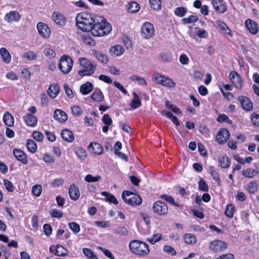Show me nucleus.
Here are the masks:
<instances>
[{
  "label": "nucleus",
  "mask_w": 259,
  "mask_h": 259,
  "mask_svg": "<svg viewBox=\"0 0 259 259\" xmlns=\"http://www.w3.org/2000/svg\"><path fill=\"white\" fill-rule=\"evenodd\" d=\"M124 52V49L120 45H117L112 47L110 49V52L111 55L113 56H119Z\"/></svg>",
  "instance_id": "nucleus-29"
},
{
  "label": "nucleus",
  "mask_w": 259,
  "mask_h": 259,
  "mask_svg": "<svg viewBox=\"0 0 259 259\" xmlns=\"http://www.w3.org/2000/svg\"><path fill=\"white\" fill-rule=\"evenodd\" d=\"M68 226L70 229L74 233V234H77L79 232L80 230V226L79 224L75 222H71L68 224Z\"/></svg>",
  "instance_id": "nucleus-53"
},
{
  "label": "nucleus",
  "mask_w": 259,
  "mask_h": 259,
  "mask_svg": "<svg viewBox=\"0 0 259 259\" xmlns=\"http://www.w3.org/2000/svg\"><path fill=\"white\" fill-rule=\"evenodd\" d=\"M26 145L28 150L30 152L34 153L37 151V145L33 140L30 139L27 140Z\"/></svg>",
  "instance_id": "nucleus-35"
},
{
  "label": "nucleus",
  "mask_w": 259,
  "mask_h": 259,
  "mask_svg": "<svg viewBox=\"0 0 259 259\" xmlns=\"http://www.w3.org/2000/svg\"><path fill=\"white\" fill-rule=\"evenodd\" d=\"M64 89L65 90L66 95L70 99H72L74 97L73 93L71 88L67 84H64Z\"/></svg>",
  "instance_id": "nucleus-64"
},
{
  "label": "nucleus",
  "mask_w": 259,
  "mask_h": 259,
  "mask_svg": "<svg viewBox=\"0 0 259 259\" xmlns=\"http://www.w3.org/2000/svg\"><path fill=\"white\" fill-rule=\"evenodd\" d=\"M198 20V18L196 16L191 15L189 17L185 18L182 19V22L184 24H187L195 22Z\"/></svg>",
  "instance_id": "nucleus-58"
},
{
  "label": "nucleus",
  "mask_w": 259,
  "mask_h": 259,
  "mask_svg": "<svg viewBox=\"0 0 259 259\" xmlns=\"http://www.w3.org/2000/svg\"><path fill=\"white\" fill-rule=\"evenodd\" d=\"M101 195L105 197V199L106 201L115 205L118 203L116 198L111 193L104 191L101 193Z\"/></svg>",
  "instance_id": "nucleus-32"
},
{
  "label": "nucleus",
  "mask_w": 259,
  "mask_h": 259,
  "mask_svg": "<svg viewBox=\"0 0 259 259\" xmlns=\"http://www.w3.org/2000/svg\"><path fill=\"white\" fill-rule=\"evenodd\" d=\"M3 121L4 123L8 126H12L14 123L13 116L8 112H6L4 113Z\"/></svg>",
  "instance_id": "nucleus-30"
},
{
  "label": "nucleus",
  "mask_w": 259,
  "mask_h": 259,
  "mask_svg": "<svg viewBox=\"0 0 259 259\" xmlns=\"http://www.w3.org/2000/svg\"><path fill=\"white\" fill-rule=\"evenodd\" d=\"M0 55L4 62L6 64H9L11 61V56L8 50L2 47L0 49Z\"/></svg>",
  "instance_id": "nucleus-25"
},
{
  "label": "nucleus",
  "mask_w": 259,
  "mask_h": 259,
  "mask_svg": "<svg viewBox=\"0 0 259 259\" xmlns=\"http://www.w3.org/2000/svg\"><path fill=\"white\" fill-rule=\"evenodd\" d=\"M101 179V177L99 175L93 176L91 174L87 175L85 178L84 180L88 183L98 182Z\"/></svg>",
  "instance_id": "nucleus-49"
},
{
  "label": "nucleus",
  "mask_w": 259,
  "mask_h": 259,
  "mask_svg": "<svg viewBox=\"0 0 259 259\" xmlns=\"http://www.w3.org/2000/svg\"><path fill=\"white\" fill-rule=\"evenodd\" d=\"M93 89V84L91 82L87 81L80 86V92L83 95H87L92 92Z\"/></svg>",
  "instance_id": "nucleus-26"
},
{
  "label": "nucleus",
  "mask_w": 259,
  "mask_h": 259,
  "mask_svg": "<svg viewBox=\"0 0 259 259\" xmlns=\"http://www.w3.org/2000/svg\"><path fill=\"white\" fill-rule=\"evenodd\" d=\"M111 29V25L109 23L103 20H101V21L99 22L97 19L90 31L95 36H101L109 33Z\"/></svg>",
  "instance_id": "nucleus-3"
},
{
  "label": "nucleus",
  "mask_w": 259,
  "mask_h": 259,
  "mask_svg": "<svg viewBox=\"0 0 259 259\" xmlns=\"http://www.w3.org/2000/svg\"><path fill=\"white\" fill-rule=\"evenodd\" d=\"M217 25L222 30L230 36L232 35L231 30L228 27L227 24L222 20H218L216 21Z\"/></svg>",
  "instance_id": "nucleus-34"
},
{
  "label": "nucleus",
  "mask_w": 259,
  "mask_h": 259,
  "mask_svg": "<svg viewBox=\"0 0 259 259\" xmlns=\"http://www.w3.org/2000/svg\"><path fill=\"white\" fill-rule=\"evenodd\" d=\"M121 197L126 203L131 205H139L142 202L140 196L129 191H123Z\"/></svg>",
  "instance_id": "nucleus-5"
},
{
  "label": "nucleus",
  "mask_w": 259,
  "mask_h": 259,
  "mask_svg": "<svg viewBox=\"0 0 259 259\" xmlns=\"http://www.w3.org/2000/svg\"><path fill=\"white\" fill-rule=\"evenodd\" d=\"M162 239V235L161 233H155L151 237L147 238V240L152 244H155L156 243L160 241Z\"/></svg>",
  "instance_id": "nucleus-37"
},
{
  "label": "nucleus",
  "mask_w": 259,
  "mask_h": 259,
  "mask_svg": "<svg viewBox=\"0 0 259 259\" xmlns=\"http://www.w3.org/2000/svg\"><path fill=\"white\" fill-rule=\"evenodd\" d=\"M64 183V180L63 178H57L54 179L51 182V186L54 188L58 187L63 184Z\"/></svg>",
  "instance_id": "nucleus-59"
},
{
  "label": "nucleus",
  "mask_w": 259,
  "mask_h": 259,
  "mask_svg": "<svg viewBox=\"0 0 259 259\" xmlns=\"http://www.w3.org/2000/svg\"><path fill=\"white\" fill-rule=\"evenodd\" d=\"M89 149L96 155H101L103 152V148L100 144L96 142L91 143L89 147Z\"/></svg>",
  "instance_id": "nucleus-23"
},
{
  "label": "nucleus",
  "mask_w": 259,
  "mask_h": 259,
  "mask_svg": "<svg viewBox=\"0 0 259 259\" xmlns=\"http://www.w3.org/2000/svg\"><path fill=\"white\" fill-rule=\"evenodd\" d=\"M60 93V87L58 83H53L51 84L47 90V93L49 96L55 99Z\"/></svg>",
  "instance_id": "nucleus-21"
},
{
  "label": "nucleus",
  "mask_w": 259,
  "mask_h": 259,
  "mask_svg": "<svg viewBox=\"0 0 259 259\" xmlns=\"http://www.w3.org/2000/svg\"><path fill=\"white\" fill-rule=\"evenodd\" d=\"M68 194L71 199L76 201L80 195L79 188L75 184H72L69 186Z\"/></svg>",
  "instance_id": "nucleus-17"
},
{
  "label": "nucleus",
  "mask_w": 259,
  "mask_h": 259,
  "mask_svg": "<svg viewBox=\"0 0 259 259\" xmlns=\"http://www.w3.org/2000/svg\"><path fill=\"white\" fill-rule=\"evenodd\" d=\"M151 8L155 10H159L161 9V2L160 0H149Z\"/></svg>",
  "instance_id": "nucleus-51"
},
{
  "label": "nucleus",
  "mask_w": 259,
  "mask_h": 259,
  "mask_svg": "<svg viewBox=\"0 0 259 259\" xmlns=\"http://www.w3.org/2000/svg\"><path fill=\"white\" fill-rule=\"evenodd\" d=\"M159 198L171 204H175V199L171 196L166 194H161L160 195Z\"/></svg>",
  "instance_id": "nucleus-61"
},
{
  "label": "nucleus",
  "mask_w": 259,
  "mask_h": 259,
  "mask_svg": "<svg viewBox=\"0 0 259 259\" xmlns=\"http://www.w3.org/2000/svg\"><path fill=\"white\" fill-rule=\"evenodd\" d=\"M209 172L212 177L213 179L217 182L218 184H221V180L220 178L219 174L218 171L214 169L213 166H210L209 167Z\"/></svg>",
  "instance_id": "nucleus-44"
},
{
  "label": "nucleus",
  "mask_w": 259,
  "mask_h": 259,
  "mask_svg": "<svg viewBox=\"0 0 259 259\" xmlns=\"http://www.w3.org/2000/svg\"><path fill=\"white\" fill-rule=\"evenodd\" d=\"M198 188L201 191L208 192V186L205 181L202 178L200 179L198 183Z\"/></svg>",
  "instance_id": "nucleus-54"
},
{
  "label": "nucleus",
  "mask_w": 259,
  "mask_h": 259,
  "mask_svg": "<svg viewBox=\"0 0 259 259\" xmlns=\"http://www.w3.org/2000/svg\"><path fill=\"white\" fill-rule=\"evenodd\" d=\"M242 174L245 177L248 178H252L256 175L255 170L249 168L242 171Z\"/></svg>",
  "instance_id": "nucleus-45"
},
{
  "label": "nucleus",
  "mask_w": 259,
  "mask_h": 259,
  "mask_svg": "<svg viewBox=\"0 0 259 259\" xmlns=\"http://www.w3.org/2000/svg\"><path fill=\"white\" fill-rule=\"evenodd\" d=\"M152 79L157 84L169 88H174L176 84L170 78L163 76L159 74H155L152 75Z\"/></svg>",
  "instance_id": "nucleus-7"
},
{
  "label": "nucleus",
  "mask_w": 259,
  "mask_h": 259,
  "mask_svg": "<svg viewBox=\"0 0 259 259\" xmlns=\"http://www.w3.org/2000/svg\"><path fill=\"white\" fill-rule=\"evenodd\" d=\"M52 17L54 21L60 26H64L66 23V17L59 12H54Z\"/></svg>",
  "instance_id": "nucleus-18"
},
{
  "label": "nucleus",
  "mask_w": 259,
  "mask_h": 259,
  "mask_svg": "<svg viewBox=\"0 0 259 259\" xmlns=\"http://www.w3.org/2000/svg\"><path fill=\"white\" fill-rule=\"evenodd\" d=\"M230 136V132L228 130L223 128H220L217 135V141L220 144H223L229 139Z\"/></svg>",
  "instance_id": "nucleus-14"
},
{
  "label": "nucleus",
  "mask_w": 259,
  "mask_h": 259,
  "mask_svg": "<svg viewBox=\"0 0 259 259\" xmlns=\"http://www.w3.org/2000/svg\"><path fill=\"white\" fill-rule=\"evenodd\" d=\"M42 189V188L40 185H35L32 188V193L34 196L39 197L41 194Z\"/></svg>",
  "instance_id": "nucleus-47"
},
{
  "label": "nucleus",
  "mask_w": 259,
  "mask_h": 259,
  "mask_svg": "<svg viewBox=\"0 0 259 259\" xmlns=\"http://www.w3.org/2000/svg\"><path fill=\"white\" fill-rule=\"evenodd\" d=\"M54 117L56 120L60 122H64L67 119V114L60 109H57L54 111Z\"/></svg>",
  "instance_id": "nucleus-24"
},
{
  "label": "nucleus",
  "mask_w": 259,
  "mask_h": 259,
  "mask_svg": "<svg viewBox=\"0 0 259 259\" xmlns=\"http://www.w3.org/2000/svg\"><path fill=\"white\" fill-rule=\"evenodd\" d=\"M152 210L155 214L159 216H162L167 214L168 207L164 202L158 200L153 203Z\"/></svg>",
  "instance_id": "nucleus-10"
},
{
  "label": "nucleus",
  "mask_w": 259,
  "mask_h": 259,
  "mask_svg": "<svg viewBox=\"0 0 259 259\" xmlns=\"http://www.w3.org/2000/svg\"><path fill=\"white\" fill-rule=\"evenodd\" d=\"M97 18H94L91 14L87 12L80 13L76 17V25L83 31H90L93 28Z\"/></svg>",
  "instance_id": "nucleus-1"
},
{
  "label": "nucleus",
  "mask_w": 259,
  "mask_h": 259,
  "mask_svg": "<svg viewBox=\"0 0 259 259\" xmlns=\"http://www.w3.org/2000/svg\"><path fill=\"white\" fill-rule=\"evenodd\" d=\"M245 25L247 30L252 34H255L258 32V26L257 23L250 19L245 22Z\"/></svg>",
  "instance_id": "nucleus-19"
},
{
  "label": "nucleus",
  "mask_w": 259,
  "mask_h": 259,
  "mask_svg": "<svg viewBox=\"0 0 259 259\" xmlns=\"http://www.w3.org/2000/svg\"><path fill=\"white\" fill-rule=\"evenodd\" d=\"M50 214L53 218H61L63 217V212L58 209H53L50 211Z\"/></svg>",
  "instance_id": "nucleus-62"
},
{
  "label": "nucleus",
  "mask_w": 259,
  "mask_h": 259,
  "mask_svg": "<svg viewBox=\"0 0 259 259\" xmlns=\"http://www.w3.org/2000/svg\"><path fill=\"white\" fill-rule=\"evenodd\" d=\"M72 59L67 55H63L60 59L59 68L64 74H68L71 70L73 66Z\"/></svg>",
  "instance_id": "nucleus-6"
},
{
  "label": "nucleus",
  "mask_w": 259,
  "mask_h": 259,
  "mask_svg": "<svg viewBox=\"0 0 259 259\" xmlns=\"http://www.w3.org/2000/svg\"><path fill=\"white\" fill-rule=\"evenodd\" d=\"M32 137L34 140L38 142H41L44 139L43 134L38 131L33 132L32 133Z\"/></svg>",
  "instance_id": "nucleus-63"
},
{
  "label": "nucleus",
  "mask_w": 259,
  "mask_h": 259,
  "mask_svg": "<svg viewBox=\"0 0 259 259\" xmlns=\"http://www.w3.org/2000/svg\"><path fill=\"white\" fill-rule=\"evenodd\" d=\"M211 4L215 11L218 13L223 14L227 11V5L223 0H212Z\"/></svg>",
  "instance_id": "nucleus-15"
},
{
  "label": "nucleus",
  "mask_w": 259,
  "mask_h": 259,
  "mask_svg": "<svg viewBox=\"0 0 259 259\" xmlns=\"http://www.w3.org/2000/svg\"><path fill=\"white\" fill-rule=\"evenodd\" d=\"M127 11L132 13H137L140 9L139 4L136 2H131L127 5Z\"/></svg>",
  "instance_id": "nucleus-33"
},
{
  "label": "nucleus",
  "mask_w": 259,
  "mask_h": 259,
  "mask_svg": "<svg viewBox=\"0 0 259 259\" xmlns=\"http://www.w3.org/2000/svg\"><path fill=\"white\" fill-rule=\"evenodd\" d=\"M45 55L49 59H53L55 57L56 54L55 51L51 48H45L44 50Z\"/></svg>",
  "instance_id": "nucleus-46"
},
{
  "label": "nucleus",
  "mask_w": 259,
  "mask_h": 259,
  "mask_svg": "<svg viewBox=\"0 0 259 259\" xmlns=\"http://www.w3.org/2000/svg\"><path fill=\"white\" fill-rule=\"evenodd\" d=\"M114 233L121 236H127L128 235V231L124 226H119L114 231Z\"/></svg>",
  "instance_id": "nucleus-43"
},
{
  "label": "nucleus",
  "mask_w": 259,
  "mask_h": 259,
  "mask_svg": "<svg viewBox=\"0 0 259 259\" xmlns=\"http://www.w3.org/2000/svg\"><path fill=\"white\" fill-rule=\"evenodd\" d=\"M130 79L133 81L138 82L140 85L145 86L147 85V81L145 80V79L137 75H132L131 76Z\"/></svg>",
  "instance_id": "nucleus-48"
},
{
  "label": "nucleus",
  "mask_w": 259,
  "mask_h": 259,
  "mask_svg": "<svg viewBox=\"0 0 259 259\" xmlns=\"http://www.w3.org/2000/svg\"><path fill=\"white\" fill-rule=\"evenodd\" d=\"M235 210V206L233 204L230 203L228 204L225 211V215L229 218H232Z\"/></svg>",
  "instance_id": "nucleus-39"
},
{
  "label": "nucleus",
  "mask_w": 259,
  "mask_h": 259,
  "mask_svg": "<svg viewBox=\"0 0 259 259\" xmlns=\"http://www.w3.org/2000/svg\"><path fill=\"white\" fill-rule=\"evenodd\" d=\"M219 161L221 166L223 168H228L230 166V160L226 155L220 157L219 158Z\"/></svg>",
  "instance_id": "nucleus-40"
},
{
  "label": "nucleus",
  "mask_w": 259,
  "mask_h": 259,
  "mask_svg": "<svg viewBox=\"0 0 259 259\" xmlns=\"http://www.w3.org/2000/svg\"><path fill=\"white\" fill-rule=\"evenodd\" d=\"M23 118L25 124L29 126L34 127L37 124V118L30 113L27 114Z\"/></svg>",
  "instance_id": "nucleus-22"
},
{
  "label": "nucleus",
  "mask_w": 259,
  "mask_h": 259,
  "mask_svg": "<svg viewBox=\"0 0 259 259\" xmlns=\"http://www.w3.org/2000/svg\"><path fill=\"white\" fill-rule=\"evenodd\" d=\"M133 98L132 101L131 107L134 109H137L141 106V102L139 96L135 92L133 93Z\"/></svg>",
  "instance_id": "nucleus-36"
},
{
  "label": "nucleus",
  "mask_w": 259,
  "mask_h": 259,
  "mask_svg": "<svg viewBox=\"0 0 259 259\" xmlns=\"http://www.w3.org/2000/svg\"><path fill=\"white\" fill-rule=\"evenodd\" d=\"M238 100L239 101L242 108L244 110L251 111L253 110V103L249 98L244 96H240L238 97Z\"/></svg>",
  "instance_id": "nucleus-12"
},
{
  "label": "nucleus",
  "mask_w": 259,
  "mask_h": 259,
  "mask_svg": "<svg viewBox=\"0 0 259 259\" xmlns=\"http://www.w3.org/2000/svg\"><path fill=\"white\" fill-rule=\"evenodd\" d=\"M91 99L95 102H101L103 101L104 96L100 89H96L91 95Z\"/></svg>",
  "instance_id": "nucleus-27"
},
{
  "label": "nucleus",
  "mask_w": 259,
  "mask_h": 259,
  "mask_svg": "<svg viewBox=\"0 0 259 259\" xmlns=\"http://www.w3.org/2000/svg\"><path fill=\"white\" fill-rule=\"evenodd\" d=\"M82 39L84 44L93 46L95 45V41L92 38V37L87 34H83L82 35Z\"/></svg>",
  "instance_id": "nucleus-50"
},
{
  "label": "nucleus",
  "mask_w": 259,
  "mask_h": 259,
  "mask_svg": "<svg viewBox=\"0 0 259 259\" xmlns=\"http://www.w3.org/2000/svg\"><path fill=\"white\" fill-rule=\"evenodd\" d=\"M74 152L76 156L80 159H84L87 157V153L85 150L82 147H76Z\"/></svg>",
  "instance_id": "nucleus-41"
},
{
  "label": "nucleus",
  "mask_w": 259,
  "mask_h": 259,
  "mask_svg": "<svg viewBox=\"0 0 259 259\" xmlns=\"http://www.w3.org/2000/svg\"><path fill=\"white\" fill-rule=\"evenodd\" d=\"M217 120L219 122H225L230 124L232 123V121L229 119V117L226 114H224L220 115L218 117Z\"/></svg>",
  "instance_id": "nucleus-55"
},
{
  "label": "nucleus",
  "mask_w": 259,
  "mask_h": 259,
  "mask_svg": "<svg viewBox=\"0 0 259 259\" xmlns=\"http://www.w3.org/2000/svg\"><path fill=\"white\" fill-rule=\"evenodd\" d=\"M78 61L80 66L83 68L78 72L80 76H90L95 72L96 69V66L91 61L84 57L79 58Z\"/></svg>",
  "instance_id": "nucleus-4"
},
{
  "label": "nucleus",
  "mask_w": 259,
  "mask_h": 259,
  "mask_svg": "<svg viewBox=\"0 0 259 259\" xmlns=\"http://www.w3.org/2000/svg\"><path fill=\"white\" fill-rule=\"evenodd\" d=\"M61 136L64 140L68 142H72L74 140L73 133L68 129H64L62 131Z\"/></svg>",
  "instance_id": "nucleus-28"
},
{
  "label": "nucleus",
  "mask_w": 259,
  "mask_h": 259,
  "mask_svg": "<svg viewBox=\"0 0 259 259\" xmlns=\"http://www.w3.org/2000/svg\"><path fill=\"white\" fill-rule=\"evenodd\" d=\"M83 253L85 256L90 259L97 258L96 255L91 249L89 248H84L83 249Z\"/></svg>",
  "instance_id": "nucleus-60"
},
{
  "label": "nucleus",
  "mask_w": 259,
  "mask_h": 259,
  "mask_svg": "<svg viewBox=\"0 0 259 259\" xmlns=\"http://www.w3.org/2000/svg\"><path fill=\"white\" fill-rule=\"evenodd\" d=\"M155 33L154 25L150 22H146L143 24L141 27V34L146 39L153 37Z\"/></svg>",
  "instance_id": "nucleus-9"
},
{
  "label": "nucleus",
  "mask_w": 259,
  "mask_h": 259,
  "mask_svg": "<svg viewBox=\"0 0 259 259\" xmlns=\"http://www.w3.org/2000/svg\"><path fill=\"white\" fill-rule=\"evenodd\" d=\"M54 254L58 256H65L68 255V251L62 245L58 244L56 246V249Z\"/></svg>",
  "instance_id": "nucleus-31"
},
{
  "label": "nucleus",
  "mask_w": 259,
  "mask_h": 259,
  "mask_svg": "<svg viewBox=\"0 0 259 259\" xmlns=\"http://www.w3.org/2000/svg\"><path fill=\"white\" fill-rule=\"evenodd\" d=\"M185 242L187 244L192 245L196 242V238L192 234L187 233L184 237Z\"/></svg>",
  "instance_id": "nucleus-38"
},
{
  "label": "nucleus",
  "mask_w": 259,
  "mask_h": 259,
  "mask_svg": "<svg viewBox=\"0 0 259 259\" xmlns=\"http://www.w3.org/2000/svg\"><path fill=\"white\" fill-rule=\"evenodd\" d=\"M258 189V184L255 182H251L248 184V191L251 194H254Z\"/></svg>",
  "instance_id": "nucleus-52"
},
{
  "label": "nucleus",
  "mask_w": 259,
  "mask_h": 259,
  "mask_svg": "<svg viewBox=\"0 0 259 259\" xmlns=\"http://www.w3.org/2000/svg\"><path fill=\"white\" fill-rule=\"evenodd\" d=\"M163 249L165 252L168 254H170L171 255H175L177 253V252L174 248L168 245H164Z\"/></svg>",
  "instance_id": "nucleus-57"
},
{
  "label": "nucleus",
  "mask_w": 259,
  "mask_h": 259,
  "mask_svg": "<svg viewBox=\"0 0 259 259\" xmlns=\"http://www.w3.org/2000/svg\"><path fill=\"white\" fill-rule=\"evenodd\" d=\"M96 58L101 62L106 64L108 62L107 55L100 52H96L94 54Z\"/></svg>",
  "instance_id": "nucleus-42"
},
{
  "label": "nucleus",
  "mask_w": 259,
  "mask_h": 259,
  "mask_svg": "<svg viewBox=\"0 0 259 259\" xmlns=\"http://www.w3.org/2000/svg\"><path fill=\"white\" fill-rule=\"evenodd\" d=\"M71 109L72 114L75 116H80L82 113V110L78 105L72 106Z\"/></svg>",
  "instance_id": "nucleus-56"
},
{
  "label": "nucleus",
  "mask_w": 259,
  "mask_h": 259,
  "mask_svg": "<svg viewBox=\"0 0 259 259\" xmlns=\"http://www.w3.org/2000/svg\"><path fill=\"white\" fill-rule=\"evenodd\" d=\"M20 19L21 15L17 11H11L4 16V20L8 23L18 22Z\"/></svg>",
  "instance_id": "nucleus-16"
},
{
  "label": "nucleus",
  "mask_w": 259,
  "mask_h": 259,
  "mask_svg": "<svg viewBox=\"0 0 259 259\" xmlns=\"http://www.w3.org/2000/svg\"><path fill=\"white\" fill-rule=\"evenodd\" d=\"M230 79L234 87L238 89L241 90L242 88L243 81L240 75L235 71H231L229 74Z\"/></svg>",
  "instance_id": "nucleus-11"
},
{
  "label": "nucleus",
  "mask_w": 259,
  "mask_h": 259,
  "mask_svg": "<svg viewBox=\"0 0 259 259\" xmlns=\"http://www.w3.org/2000/svg\"><path fill=\"white\" fill-rule=\"evenodd\" d=\"M13 154L16 158L21 161L23 164H27L28 163V158L26 154L23 151L17 149L13 150Z\"/></svg>",
  "instance_id": "nucleus-20"
},
{
  "label": "nucleus",
  "mask_w": 259,
  "mask_h": 259,
  "mask_svg": "<svg viewBox=\"0 0 259 259\" xmlns=\"http://www.w3.org/2000/svg\"><path fill=\"white\" fill-rule=\"evenodd\" d=\"M208 247L214 253L221 252L227 248L228 244L221 240L215 239L209 242Z\"/></svg>",
  "instance_id": "nucleus-8"
},
{
  "label": "nucleus",
  "mask_w": 259,
  "mask_h": 259,
  "mask_svg": "<svg viewBox=\"0 0 259 259\" xmlns=\"http://www.w3.org/2000/svg\"><path fill=\"white\" fill-rule=\"evenodd\" d=\"M37 29L39 34L45 38H48L50 37L51 30L47 24L43 22H39L37 24Z\"/></svg>",
  "instance_id": "nucleus-13"
},
{
  "label": "nucleus",
  "mask_w": 259,
  "mask_h": 259,
  "mask_svg": "<svg viewBox=\"0 0 259 259\" xmlns=\"http://www.w3.org/2000/svg\"><path fill=\"white\" fill-rule=\"evenodd\" d=\"M129 248L133 253L139 256H145L150 252L149 245L146 243L138 240L130 241Z\"/></svg>",
  "instance_id": "nucleus-2"
}]
</instances>
